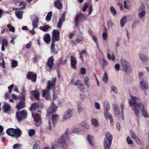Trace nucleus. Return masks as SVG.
I'll use <instances>...</instances> for the list:
<instances>
[{
	"label": "nucleus",
	"mask_w": 149,
	"mask_h": 149,
	"mask_svg": "<svg viewBox=\"0 0 149 149\" xmlns=\"http://www.w3.org/2000/svg\"><path fill=\"white\" fill-rule=\"evenodd\" d=\"M132 100L130 99L129 100V103L131 107L132 106L134 107L133 108V110L135 113L136 116L137 117L138 120L139 116V110L137 108L138 107L140 109L142 112V116L144 117H148L147 116V111L144 109V106L141 103L139 102V98L136 97L132 96L130 95Z\"/></svg>",
	"instance_id": "obj_1"
},
{
	"label": "nucleus",
	"mask_w": 149,
	"mask_h": 149,
	"mask_svg": "<svg viewBox=\"0 0 149 149\" xmlns=\"http://www.w3.org/2000/svg\"><path fill=\"white\" fill-rule=\"evenodd\" d=\"M66 138L69 141L68 128H67L66 129L65 134L61 136L58 141V143L62 147L63 149H66L67 147V145L65 144Z\"/></svg>",
	"instance_id": "obj_2"
},
{
	"label": "nucleus",
	"mask_w": 149,
	"mask_h": 149,
	"mask_svg": "<svg viewBox=\"0 0 149 149\" xmlns=\"http://www.w3.org/2000/svg\"><path fill=\"white\" fill-rule=\"evenodd\" d=\"M105 136L103 143L104 149H109L112 143V135L108 132L105 133Z\"/></svg>",
	"instance_id": "obj_3"
},
{
	"label": "nucleus",
	"mask_w": 149,
	"mask_h": 149,
	"mask_svg": "<svg viewBox=\"0 0 149 149\" xmlns=\"http://www.w3.org/2000/svg\"><path fill=\"white\" fill-rule=\"evenodd\" d=\"M104 115L106 118H109L111 123L113 122L112 116L110 113H108V111L109 109V106L108 101H105L104 102Z\"/></svg>",
	"instance_id": "obj_4"
},
{
	"label": "nucleus",
	"mask_w": 149,
	"mask_h": 149,
	"mask_svg": "<svg viewBox=\"0 0 149 149\" xmlns=\"http://www.w3.org/2000/svg\"><path fill=\"white\" fill-rule=\"evenodd\" d=\"M21 132V131L19 128L16 130L12 128H9L6 131V133L8 135L11 136H15L16 138L20 136Z\"/></svg>",
	"instance_id": "obj_5"
},
{
	"label": "nucleus",
	"mask_w": 149,
	"mask_h": 149,
	"mask_svg": "<svg viewBox=\"0 0 149 149\" xmlns=\"http://www.w3.org/2000/svg\"><path fill=\"white\" fill-rule=\"evenodd\" d=\"M120 62L122 67L123 71L128 73H130L132 71V69L128 62L125 59H122Z\"/></svg>",
	"instance_id": "obj_6"
},
{
	"label": "nucleus",
	"mask_w": 149,
	"mask_h": 149,
	"mask_svg": "<svg viewBox=\"0 0 149 149\" xmlns=\"http://www.w3.org/2000/svg\"><path fill=\"white\" fill-rule=\"evenodd\" d=\"M56 80V78H54L53 79L52 81H48L47 86V93H49V91L50 90H52V92L54 93H55V88Z\"/></svg>",
	"instance_id": "obj_7"
},
{
	"label": "nucleus",
	"mask_w": 149,
	"mask_h": 149,
	"mask_svg": "<svg viewBox=\"0 0 149 149\" xmlns=\"http://www.w3.org/2000/svg\"><path fill=\"white\" fill-rule=\"evenodd\" d=\"M16 116L18 120L20 121L22 120V118H26L27 116L26 112L24 110L21 111L17 112Z\"/></svg>",
	"instance_id": "obj_8"
},
{
	"label": "nucleus",
	"mask_w": 149,
	"mask_h": 149,
	"mask_svg": "<svg viewBox=\"0 0 149 149\" xmlns=\"http://www.w3.org/2000/svg\"><path fill=\"white\" fill-rule=\"evenodd\" d=\"M60 33L57 30H54L53 31L52 42H55L58 41L60 39Z\"/></svg>",
	"instance_id": "obj_9"
},
{
	"label": "nucleus",
	"mask_w": 149,
	"mask_h": 149,
	"mask_svg": "<svg viewBox=\"0 0 149 149\" xmlns=\"http://www.w3.org/2000/svg\"><path fill=\"white\" fill-rule=\"evenodd\" d=\"M58 107L56 106L53 101H52L51 104V105L47 110V113L49 114L54 113L56 111Z\"/></svg>",
	"instance_id": "obj_10"
},
{
	"label": "nucleus",
	"mask_w": 149,
	"mask_h": 149,
	"mask_svg": "<svg viewBox=\"0 0 149 149\" xmlns=\"http://www.w3.org/2000/svg\"><path fill=\"white\" fill-rule=\"evenodd\" d=\"M37 77V74L33 72H29L26 76L27 78L28 79L31 80L34 83L36 81Z\"/></svg>",
	"instance_id": "obj_11"
},
{
	"label": "nucleus",
	"mask_w": 149,
	"mask_h": 149,
	"mask_svg": "<svg viewBox=\"0 0 149 149\" xmlns=\"http://www.w3.org/2000/svg\"><path fill=\"white\" fill-rule=\"evenodd\" d=\"M70 58V63L72 68L76 70V65L77 63V61L76 58L73 56H71Z\"/></svg>",
	"instance_id": "obj_12"
},
{
	"label": "nucleus",
	"mask_w": 149,
	"mask_h": 149,
	"mask_svg": "<svg viewBox=\"0 0 149 149\" xmlns=\"http://www.w3.org/2000/svg\"><path fill=\"white\" fill-rule=\"evenodd\" d=\"M140 87L141 90L148 89V83L145 80H142L140 82Z\"/></svg>",
	"instance_id": "obj_13"
},
{
	"label": "nucleus",
	"mask_w": 149,
	"mask_h": 149,
	"mask_svg": "<svg viewBox=\"0 0 149 149\" xmlns=\"http://www.w3.org/2000/svg\"><path fill=\"white\" fill-rule=\"evenodd\" d=\"M54 58L53 56L50 57L47 61V65L49 67V69L51 70L54 66Z\"/></svg>",
	"instance_id": "obj_14"
},
{
	"label": "nucleus",
	"mask_w": 149,
	"mask_h": 149,
	"mask_svg": "<svg viewBox=\"0 0 149 149\" xmlns=\"http://www.w3.org/2000/svg\"><path fill=\"white\" fill-rule=\"evenodd\" d=\"M79 17H82V19L84 17V15L81 13H80L79 14H77L75 16L74 19L75 26H79Z\"/></svg>",
	"instance_id": "obj_15"
},
{
	"label": "nucleus",
	"mask_w": 149,
	"mask_h": 149,
	"mask_svg": "<svg viewBox=\"0 0 149 149\" xmlns=\"http://www.w3.org/2000/svg\"><path fill=\"white\" fill-rule=\"evenodd\" d=\"M55 42H52L51 46V49L52 53L54 54H57L58 51L60 50L59 48L57 49L56 50L55 48Z\"/></svg>",
	"instance_id": "obj_16"
},
{
	"label": "nucleus",
	"mask_w": 149,
	"mask_h": 149,
	"mask_svg": "<svg viewBox=\"0 0 149 149\" xmlns=\"http://www.w3.org/2000/svg\"><path fill=\"white\" fill-rule=\"evenodd\" d=\"M115 114L118 117L120 116V109L119 107L117 104H115L113 105Z\"/></svg>",
	"instance_id": "obj_17"
},
{
	"label": "nucleus",
	"mask_w": 149,
	"mask_h": 149,
	"mask_svg": "<svg viewBox=\"0 0 149 149\" xmlns=\"http://www.w3.org/2000/svg\"><path fill=\"white\" fill-rule=\"evenodd\" d=\"M34 118L35 122H36V126H38L41 125V122L39 115L38 114H36L34 117Z\"/></svg>",
	"instance_id": "obj_18"
},
{
	"label": "nucleus",
	"mask_w": 149,
	"mask_h": 149,
	"mask_svg": "<svg viewBox=\"0 0 149 149\" xmlns=\"http://www.w3.org/2000/svg\"><path fill=\"white\" fill-rule=\"evenodd\" d=\"M52 116L53 124L54 126V125L57 123V121L58 120V116L56 114H53L52 115Z\"/></svg>",
	"instance_id": "obj_19"
},
{
	"label": "nucleus",
	"mask_w": 149,
	"mask_h": 149,
	"mask_svg": "<svg viewBox=\"0 0 149 149\" xmlns=\"http://www.w3.org/2000/svg\"><path fill=\"white\" fill-rule=\"evenodd\" d=\"M72 111V109H69L66 111L64 116V118L65 119H68L71 117L72 116L71 112Z\"/></svg>",
	"instance_id": "obj_20"
},
{
	"label": "nucleus",
	"mask_w": 149,
	"mask_h": 149,
	"mask_svg": "<svg viewBox=\"0 0 149 149\" xmlns=\"http://www.w3.org/2000/svg\"><path fill=\"white\" fill-rule=\"evenodd\" d=\"M54 6L57 9H61L63 8V5L60 0H57L54 2Z\"/></svg>",
	"instance_id": "obj_21"
},
{
	"label": "nucleus",
	"mask_w": 149,
	"mask_h": 149,
	"mask_svg": "<svg viewBox=\"0 0 149 149\" xmlns=\"http://www.w3.org/2000/svg\"><path fill=\"white\" fill-rule=\"evenodd\" d=\"M12 96L14 99H19L21 100H24L25 99V96L23 94H20L18 96H17L15 94H13Z\"/></svg>",
	"instance_id": "obj_22"
},
{
	"label": "nucleus",
	"mask_w": 149,
	"mask_h": 149,
	"mask_svg": "<svg viewBox=\"0 0 149 149\" xmlns=\"http://www.w3.org/2000/svg\"><path fill=\"white\" fill-rule=\"evenodd\" d=\"M39 21V19L37 16L35 17V19L32 22V25L34 28H37L38 27L37 24Z\"/></svg>",
	"instance_id": "obj_23"
},
{
	"label": "nucleus",
	"mask_w": 149,
	"mask_h": 149,
	"mask_svg": "<svg viewBox=\"0 0 149 149\" xmlns=\"http://www.w3.org/2000/svg\"><path fill=\"white\" fill-rule=\"evenodd\" d=\"M25 105L24 102L20 101L17 105V108L18 110H20L21 109L24 108L25 107Z\"/></svg>",
	"instance_id": "obj_24"
},
{
	"label": "nucleus",
	"mask_w": 149,
	"mask_h": 149,
	"mask_svg": "<svg viewBox=\"0 0 149 149\" xmlns=\"http://www.w3.org/2000/svg\"><path fill=\"white\" fill-rule=\"evenodd\" d=\"M39 104L38 103H35L31 105L30 108V110L31 111H34L38 109L39 107Z\"/></svg>",
	"instance_id": "obj_25"
},
{
	"label": "nucleus",
	"mask_w": 149,
	"mask_h": 149,
	"mask_svg": "<svg viewBox=\"0 0 149 149\" xmlns=\"http://www.w3.org/2000/svg\"><path fill=\"white\" fill-rule=\"evenodd\" d=\"M127 22V17L126 16H124L122 17L120 21V26L121 27H123L125 24Z\"/></svg>",
	"instance_id": "obj_26"
},
{
	"label": "nucleus",
	"mask_w": 149,
	"mask_h": 149,
	"mask_svg": "<svg viewBox=\"0 0 149 149\" xmlns=\"http://www.w3.org/2000/svg\"><path fill=\"white\" fill-rule=\"evenodd\" d=\"M10 105L6 103H5L3 107V110L6 113L8 112L10 110Z\"/></svg>",
	"instance_id": "obj_27"
},
{
	"label": "nucleus",
	"mask_w": 149,
	"mask_h": 149,
	"mask_svg": "<svg viewBox=\"0 0 149 149\" xmlns=\"http://www.w3.org/2000/svg\"><path fill=\"white\" fill-rule=\"evenodd\" d=\"M15 14L17 17L19 19H21L22 17V13L20 11H17L15 12Z\"/></svg>",
	"instance_id": "obj_28"
},
{
	"label": "nucleus",
	"mask_w": 149,
	"mask_h": 149,
	"mask_svg": "<svg viewBox=\"0 0 149 149\" xmlns=\"http://www.w3.org/2000/svg\"><path fill=\"white\" fill-rule=\"evenodd\" d=\"M81 125L83 127V128L88 130L89 129V126L86 121L82 122Z\"/></svg>",
	"instance_id": "obj_29"
},
{
	"label": "nucleus",
	"mask_w": 149,
	"mask_h": 149,
	"mask_svg": "<svg viewBox=\"0 0 149 149\" xmlns=\"http://www.w3.org/2000/svg\"><path fill=\"white\" fill-rule=\"evenodd\" d=\"M146 13V12L145 10H142L141 12L139 13V17L140 19L143 18L145 16Z\"/></svg>",
	"instance_id": "obj_30"
},
{
	"label": "nucleus",
	"mask_w": 149,
	"mask_h": 149,
	"mask_svg": "<svg viewBox=\"0 0 149 149\" xmlns=\"http://www.w3.org/2000/svg\"><path fill=\"white\" fill-rule=\"evenodd\" d=\"M91 122L95 127H97L98 126V122L96 119L94 118L92 119L91 120Z\"/></svg>",
	"instance_id": "obj_31"
},
{
	"label": "nucleus",
	"mask_w": 149,
	"mask_h": 149,
	"mask_svg": "<svg viewBox=\"0 0 149 149\" xmlns=\"http://www.w3.org/2000/svg\"><path fill=\"white\" fill-rule=\"evenodd\" d=\"M90 79L88 77H86L84 79V84L88 88H89V85L88 83Z\"/></svg>",
	"instance_id": "obj_32"
},
{
	"label": "nucleus",
	"mask_w": 149,
	"mask_h": 149,
	"mask_svg": "<svg viewBox=\"0 0 149 149\" xmlns=\"http://www.w3.org/2000/svg\"><path fill=\"white\" fill-rule=\"evenodd\" d=\"M108 79V76L107 73L105 72H104V75L102 78V80L105 83H107Z\"/></svg>",
	"instance_id": "obj_33"
},
{
	"label": "nucleus",
	"mask_w": 149,
	"mask_h": 149,
	"mask_svg": "<svg viewBox=\"0 0 149 149\" xmlns=\"http://www.w3.org/2000/svg\"><path fill=\"white\" fill-rule=\"evenodd\" d=\"M87 139L89 143L91 145H93V137L90 135H88Z\"/></svg>",
	"instance_id": "obj_34"
},
{
	"label": "nucleus",
	"mask_w": 149,
	"mask_h": 149,
	"mask_svg": "<svg viewBox=\"0 0 149 149\" xmlns=\"http://www.w3.org/2000/svg\"><path fill=\"white\" fill-rule=\"evenodd\" d=\"M77 87L79 90L82 92H83L84 91V86L83 84H79L77 86Z\"/></svg>",
	"instance_id": "obj_35"
},
{
	"label": "nucleus",
	"mask_w": 149,
	"mask_h": 149,
	"mask_svg": "<svg viewBox=\"0 0 149 149\" xmlns=\"http://www.w3.org/2000/svg\"><path fill=\"white\" fill-rule=\"evenodd\" d=\"M140 57L141 60L144 62L146 61L148 59L147 57L143 54H141L140 56Z\"/></svg>",
	"instance_id": "obj_36"
},
{
	"label": "nucleus",
	"mask_w": 149,
	"mask_h": 149,
	"mask_svg": "<svg viewBox=\"0 0 149 149\" xmlns=\"http://www.w3.org/2000/svg\"><path fill=\"white\" fill-rule=\"evenodd\" d=\"M107 56L109 59L110 60L114 61L115 59V56L113 55H112L111 56L109 53H108L107 54Z\"/></svg>",
	"instance_id": "obj_37"
},
{
	"label": "nucleus",
	"mask_w": 149,
	"mask_h": 149,
	"mask_svg": "<svg viewBox=\"0 0 149 149\" xmlns=\"http://www.w3.org/2000/svg\"><path fill=\"white\" fill-rule=\"evenodd\" d=\"M81 104V103H78L77 104V109L78 110V112L79 113H80L82 111H84V109L83 108H82L80 106V105Z\"/></svg>",
	"instance_id": "obj_38"
},
{
	"label": "nucleus",
	"mask_w": 149,
	"mask_h": 149,
	"mask_svg": "<svg viewBox=\"0 0 149 149\" xmlns=\"http://www.w3.org/2000/svg\"><path fill=\"white\" fill-rule=\"evenodd\" d=\"M133 140H134L135 142L139 145H140L141 144V141L140 139L139 138V137L137 136L135 138H134L133 139Z\"/></svg>",
	"instance_id": "obj_39"
},
{
	"label": "nucleus",
	"mask_w": 149,
	"mask_h": 149,
	"mask_svg": "<svg viewBox=\"0 0 149 149\" xmlns=\"http://www.w3.org/2000/svg\"><path fill=\"white\" fill-rule=\"evenodd\" d=\"M11 66L13 68L16 67L18 65L17 62L15 60H13L12 61Z\"/></svg>",
	"instance_id": "obj_40"
},
{
	"label": "nucleus",
	"mask_w": 149,
	"mask_h": 149,
	"mask_svg": "<svg viewBox=\"0 0 149 149\" xmlns=\"http://www.w3.org/2000/svg\"><path fill=\"white\" fill-rule=\"evenodd\" d=\"M110 10L113 16H115L116 14V11L113 6L110 7Z\"/></svg>",
	"instance_id": "obj_41"
},
{
	"label": "nucleus",
	"mask_w": 149,
	"mask_h": 149,
	"mask_svg": "<svg viewBox=\"0 0 149 149\" xmlns=\"http://www.w3.org/2000/svg\"><path fill=\"white\" fill-rule=\"evenodd\" d=\"M35 132V131L34 129H30L29 130V136H33Z\"/></svg>",
	"instance_id": "obj_42"
},
{
	"label": "nucleus",
	"mask_w": 149,
	"mask_h": 149,
	"mask_svg": "<svg viewBox=\"0 0 149 149\" xmlns=\"http://www.w3.org/2000/svg\"><path fill=\"white\" fill-rule=\"evenodd\" d=\"M7 26L9 30L10 31L14 32L15 31V29L14 27L9 24L7 25Z\"/></svg>",
	"instance_id": "obj_43"
},
{
	"label": "nucleus",
	"mask_w": 149,
	"mask_h": 149,
	"mask_svg": "<svg viewBox=\"0 0 149 149\" xmlns=\"http://www.w3.org/2000/svg\"><path fill=\"white\" fill-rule=\"evenodd\" d=\"M130 134L131 137L133 139L137 136H136L135 132L132 130H130Z\"/></svg>",
	"instance_id": "obj_44"
},
{
	"label": "nucleus",
	"mask_w": 149,
	"mask_h": 149,
	"mask_svg": "<svg viewBox=\"0 0 149 149\" xmlns=\"http://www.w3.org/2000/svg\"><path fill=\"white\" fill-rule=\"evenodd\" d=\"M86 53V51L85 50H82L79 53V54L80 56L79 57L81 60H83L82 54H85Z\"/></svg>",
	"instance_id": "obj_45"
},
{
	"label": "nucleus",
	"mask_w": 149,
	"mask_h": 149,
	"mask_svg": "<svg viewBox=\"0 0 149 149\" xmlns=\"http://www.w3.org/2000/svg\"><path fill=\"white\" fill-rule=\"evenodd\" d=\"M120 107L121 108V118L123 120H124V117L123 116V109H124V106L122 104H120Z\"/></svg>",
	"instance_id": "obj_46"
},
{
	"label": "nucleus",
	"mask_w": 149,
	"mask_h": 149,
	"mask_svg": "<svg viewBox=\"0 0 149 149\" xmlns=\"http://www.w3.org/2000/svg\"><path fill=\"white\" fill-rule=\"evenodd\" d=\"M114 24L111 20H109L107 22V26L108 28H111L113 25Z\"/></svg>",
	"instance_id": "obj_47"
},
{
	"label": "nucleus",
	"mask_w": 149,
	"mask_h": 149,
	"mask_svg": "<svg viewBox=\"0 0 149 149\" xmlns=\"http://www.w3.org/2000/svg\"><path fill=\"white\" fill-rule=\"evenodd\" d=\"M111 92L116 93L117 92V89L114 86H113L111 87Z\"/></svg>",
	"instance_id": "obj_48"
},
{
	"label": "nucleus",
	"mask_w": 149,
	"mask_h": 149,
	"mask_svg": "<svg viewBox=\"0 0 149 149\" xmlns=\"http://www.w3.org/2000/svg\"><path fill=\"white\" fill-rule=\"evenodd\" d=\"M22 6L21 7V8H20V9H24L25 7V4L24 2H21L19 5V7L21 6Z\"/></svg>",
	"instance_id": "obj_49"
},
{
	"label": "nucleus",
	"mask_w": 149,
	"mask_h": 149,
	"mask_svg": "<svg viewBox=\"0 0 149 149\" xmlns=\"http://www.w3.org/2000/svg\"><path fill=\"white\" fill-rule=\"evenodd\" d=\"M52 15V13L51 11H50L48 13V14H47V21H50L51 19Z\"/></svg>",
	"instance_id": "obj_50"
},
{
	"label": "nucleus",
	"mask_w": 149,
	"mask_h": 149,
	"mask_svg": "<svg viewBox=\"0 0 149 149\" xmlns=\"http://www.w3.org/2000/svg\"><path fill=\"white\" fill-rule=\"evenodd\" d=\"M14 84H11V85L9 86L8 87V92L9 93H11L14 87Z\"/></svg>",
	"instance_id": "obj_51"
},
{
	"label": "nucleus",
	"mask_w": 149,
	"mask_h": 149,
	"mask_svg": "<svg viewBox=\"0 0 149 149\" xmlns=\"http://www.w3.org/2000/svg\"><path fill=\"white\" fill-rule=\"evenodd\" d=\"M21 146L22 145L19 144H16L13 145V147L14 149H17L20 148Z\"/></svg>",
	"instance_id": "obj_52"
},
{
	"label": "nucleus",
	"mask_w": 149,
	"mask_h": 149,
	"mask_svg": "<svg viewBox=\"0 0 149 149\" xmlns=\"http://www.w3.org/2000/svg\"><path fill=\"white\" fill-rule=\"evenodd\" d=\"M84 39L82 38V39H79V38H77L75 40V42H73V43L75 44H77L80 42L84 41Z\"/></svg>",
	"instance_id": "obj_53"
},
{
	"label": "nucleus",
	"mask_w": 149,
	"mask_h": 149,
	"mask_svg": "<svg viewBox=\"0 0 149 149\" xmlns=\"http://www.w3.org/2000/svg\"><path fill=\"white\" fill-rule=\"evenodd\" d=\"M72 132L75 134H78L80 133V131L78 128H76L73 130Z\"/></svg>",
	"instance_id": "obj_54"
},
{
	"label": "nucleus",
	"mask_w": 149,
	"mask_h": 149,
	"mask_svg": "<svg viewBox=\"0 0 149 149\" xmlns=\"http://www.w3.org/2000/svg\"><path fill=\"white\" fill-rule=\"evenodd\" d=\"M127 141L128 143L129 144H132L133 143V141L128 136L127 138Z\"/></svg>",
	"instance_id": "obj_55"
},
{
	"label": "nucleus",
	"mask_w": 149,
	"mask_h": 149,
	"mask_svg": "<svg viewBox=\"0 0 149 149\" xmlns=\"http://www.w3.org/2000/svg\"><path fill=\"white\" fill-rule=\"evenodd\" d=\"M88 7V6L87 5V3H85L83 8V11L84 12H85L86 10Z\"/></svg>",
	"instance_id": "obj_56"
},
{
	"label": "nucleus",
	"mask_w": 149,
	"mask_h": 149,
	"mask_svg": "<svg viewBox=\"0 0 149 149\" xmlns=\"http://www.w3.org/2000/svg\"><path fill=\"white\" fill-rule=\"evenodd\" d=\"M80 73L82 74H84L86 73V70L84 68H82L80 69Z\"/></svg>",
	"instance_id": "obj_57"
},
{
	"label": "nucleus",
	"mask_w": 149,
	"mask_h": 149,
	"mask_svg": "<svg viewBox=\"0 0 149 149\" xmlns=\"http://www.w3.org/2000/svg\"><path fill=\"white\" fill-rule=\"evenodd\" d=\"M2 45L7 46H8V41L6 39H3L2 40Z\"/></svg>",
	"instance_id": "obj_58"
},
{
	"label": "nucleus",
	"mask_w": 149,
	"mask_h": 149,
	"mask_svg": "<svg viewBox=\"0 0 149 149\" xmlns=\"http://www.w3.org/2000/svg\"><path fill=\"white\" fill-rule=\"evenodd\" d=\"M3 127L0 125V136H2L4 134V133L3 132Z\"/></svg>",
	"instance_id": "obj_59"
},
{
	"label": "nucleus",
	"mask_w": 149,
	"mask_h": 149,
	"mask_svg": "<svg viewBox=\"0 0 149 149\" xmlns=\"http://www.w3.org/2000/svg\"><path fill=\"white\" fill-rule=\"evenodd\" d=\"M67 61V60L66 59H64V60L62 58H61L60 60V62L62 64H65L66 63V62Z\"/></svg>",
	"instance_id": "obj_60"
},
{
	"label": "nucleus",
	"mask_w": 149,
	"mask_h": 149,
	"mask_svg": "<svg viewBox=\"0 0 149 149\" xmlns=\"http://www.w3.org/2000/svg\"><path fill=\"white\" fill-rule=\"evenodd\" d=\"M33 96L36 100L39 99V94H32Z\"/></svg>",
	"instance_id": "obj_61"
},
{
	"label": "nucleus",
	"mask_w": 149,
	"mask_h": 149,
	"mask_svg": "<svg viewBox=\"0 0 149 149\" xmlns=\"http://www.w3.org/2000/svg\"><path fill=\"white\" fill-rule=\"evenodd\" d=\"M62 21L61 19H59L58 24V27L60 28L62 25Z\"/></svg>",
	"instance_id": "obj_62"
},
{
	"label": "nucleus",
	"mask_w": 149,
	"mask_h": 149,
	"mask_svg": "<svg viewBox=\"0 0 149 149\" xmlns=\"http://www.w3.org/2000/svg\"><path fill=\"white\" fill-rule=\"evenodd\" d=\"M107 33H102V38L104 40H105L107 39Z\"/></svg>",
	"instance_id": "obj_63"
},
{
	"label": "nucleus",
	"mask_w": 149,
	"mask_h": 149,
	"mask_svg": "<svg viewBox=\"0 0 149 149\" xmlns=\"http://www.w3.org/2000/svg\"><path fill=\"white\" fill-rule=\"evenodd\" d=\"M40 28L44 31H47V25H45L44 26H40Z\"/></svg>",
	"instance_id": "obj_64"
}]
</instances>
